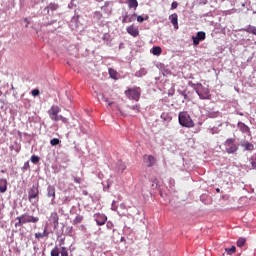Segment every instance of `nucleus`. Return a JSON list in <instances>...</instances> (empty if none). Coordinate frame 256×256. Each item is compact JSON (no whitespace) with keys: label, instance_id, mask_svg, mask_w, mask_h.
I'll use <instances>...</instances> for the list:
<instances>
[{"label":"nucleus","instance_id":"nucleus-1","mask_svg":"<svg viewBox=\"0 0 256 256\" xmlns=\"http://www.w3.org/2000/svg\"><path fill=\"white\" fill-rule=\"evenodd\" d=\"M178 121L181 127H186L187 129L195 127V122H193V119H191V115L185 111L179 113Z\"/></svg>","mask_w":256,"mask_h":256},{"label":"nucleus","instance_id":"nucleus-2","mask_svg":"<svg viewBox=\"0 0 256 256\" xmlns=\"http://www.w3.org/2000/svg\"><path fill=\"white\" fill-rule=\"evenodd\" d=\"M194 91H196L197 95L202 100L211 99V92L209 89L201 83H197L196 87H194Z\"/></svg>","mask_w":256,"mask_h":256},{"label":"nucleus","instance_id":"nucleus-3","mask_svg":"<svg viewBox=\"0 0 256 256\" xmlns=\"http://www.w3.org/2000/svg\"><path fill=\"white\" fill-rule=\"evenodd\" d=\"M28 199L30 203H35L36 201H39V185L38 184H34L28 190Z\"/></svg>","mask_w":256,"mask_h":256},{"label":"nucleus","instance_id":"nucleus-4","mask_svg":"<svg viewBox=\"0 0 256 256\" xmlns=\"http://www.w3.org/2000/svg\"><path fill=\"white\" fill-rule=\"evenodd\" d=\"M225 146H226V152L229 155H233V153H237L239 149V145L235 144V139L233 138L227 139L225 142Z\"/></svg>","mask_w":256,"mask_h":256},{"label":"nucleus","instance_id":"nucleus-5","mask_svg":"<svg viewBox=\"0 0 256 256\" xmlns=\"http://www.w3.org/2000/svg\"><path fill=\"white\" fill-rule=\"evenodd\" d=\"M24 225H27V223H34L37 224L39 223V217L38 216H33L29 213H25L20 215Z\"/></svg>","mask_w":256,"mask_h":256},{"label":"nucleus","instance_id":"nucleus-6","mask_svg":"<svg viewBox=\"0 0 256 256\" xmlns=\"http://www.w3.org/2000/svg\"><path fill=\"white\" fill-rule=\"evenodd\" d=\"M207 34L203 31L197 32L196 36H192L193 45L197 47L201 41H205Z\"/></svg>","mask_w":256,"mask_h":256},{"label":"nucleus","instance_id":"nucleus-7","mask_svg":"<svg viewBox=\"0 0 256 256\" xmlns=\"http://www.w3.org/2000/svg\"><path fill=\"white\" fill-rule=\"evenodd\" d=\"M125 94L128 99H133V101H139V97H141L139 91L133 89L127 90Z\"/></svg>","mask_w":256,"mask_h":256},{"label":"nucleus","instance_id":"nucleus-8","mask_svg":"<svg viewBox=\"0 0 256 256\" xmlns=\"http://www.w3.org/2000/svg\"><path fill=\"white\" fill-rule=\"evenodd\" d=\"M94 220L96 221L97 225L102 226L107 223V216L105 214H95L94 215Z\"/></svg>","mask_w":256,"mask_h":256},{"label":"nucleus","instance_id":"nucleus-9","mask_svg":"<svg viewBox=\"0 0 256 256\" xmlns=\"http://www.w3.org/2000/svg\"><path fill=\"white\" fill-rule=\"evenodd\" d=\"M49 116L53 121H58L59 120V116L57 115L59 113V107L57 106H53L50 110H49Z\"/></svg>","mask_w":256,"mask_h":256},{"label":"nucleus","instance_id":"nucleus-10","mask_svg":"<svg viewBox=\"0 0 256 256\" xmlns=\"http://www.w3.org/2000/svg\"><path fill=\"white\" fill-rule=\"evenodd\" d=\"M156 159H155V156L153 155H145L144 156V163L147 167H153V165H155L156 163Z\"/></svg>","mask_w":256,"mask_h":256},{"label":"nucleus","instance_id":"nucleus-11","mask_svg":"<svg viewBox=\"0 0 256 256\" xmlns=\"http://www.w3.org/2000/svg\"><path fill=\"white\" fill-rule=\"evenodd\" d=\"M50 255L51 256H65V248L62 247V248H59V247H55L51 250L50 252Z\"/></svg>","mask_w":256,"mask_h":256},{"label":"nucleus","instance_id":"nucleus-12","mask_svg":"<svg viewBox=\"0 0 256 256\" xmlns=\"http://www.w3.org/2000/svg\"><path fill=\"white\" fill-rule=\"evenodd\" d=\"M126 31L132 37H137L139 35V28L135 27L134 25L127 27Z\"/></svg>","mask_w":256,"mask_h":256},{"label":"nucleus","instance_id":"nucleus-13","mask_svg":"<svg viewBox=\"0 0 256 256\" xmlns=\"http://www.w3.org/2000/svg\"><path fill=\"white\" fill-rule=\"evenodd\" d=\"M237 127H238V129H240V131L242 133H246V135H249V133H251V130H250L249 126H247L243 122H238Z\"/></svg>","mask_w":256,"mask_h":256},{"label":"nucleus","instance_id":"nucleus-14","mask_svg":"<svg viewBox=\"0 0 256 256\" xmlns=\"http://www.w3.org/2000/svg\"><path fill=\"white\" fill-rule=\"evenodd\" d=\"M240 145L243 147L244 151H253L255 149V145L249 141H243Z\"/></svg>","mask_w":256,"mask_h":256},{"label":"nucleus","instance_id":"nucleus-15","mask_svg":"<svg viewBox=\"0 0 256 256\" xmlns=\"http://www.w3.org/2000/svg\"><path fill=\"white\" fill-rule=\"evenodd\" d=\"M170 22L174 25V29H179V18L176 13L169 16Z\"/></svg>","mask_w":256,"mask_h":256},{"label":"nucleus","instance_id":"nucleus-16","mask_svg":"<svg viewBox=\"0 0 256 256\" xmlns=\"http://www.w3.org/2000/svg\"><path fill=\"white\" fill-rule=\"evenodd\" d=\"M136 17V14H125L122 19V23H132Z\"/></svg>","mask_w":256,"mask_h":256},{"label":"nucleus","instance_id":"nucleus-17","mask_svg":"<svg viewBox=\"0 0 256 256\" xmlns=\"http://www.w3.org/2000/svg\"><path fill=\"white\" fill-rule=\"evenodd\" d=\"M240 31H245L246 33H251L256 36V27L253 25H248L245 28L240 29Z\"/></svg>","mask_w":256,"mask_h":256},{"label":"nucleus","instance_id":"nucleus-18","mask_svg":"<svg viewBox=\"0 0 256 256\" xmlns=\"http://www.w3.org/2000/svg\"><path fill=\"white\" fill-rule=\"evenodd\" d=\"M44 237H49V232L47 231V227H45L44 231L35 233L36 239H43Z\"/></svg>","mask_w":256,"mask_h":256},{"label":"nucleus","instance_id":"nucleus-19","mask_svg":"<svg viewBox=\"0 0 256 256\" xmlns=\"http://www.w3.org/2000/svg\"><path fill=\"white\" fill-rule=\"evenodd\" d=\"M162 52H163V50L161 49L160 46H154L150 50V53H152V55H156V57H159V55H161Z\"/></svg>","mask_w":256,"mask_h":256},{"label":"nucleus","instance_id":"nucleus-20","mask_svg":"<svg viewBox=\"0 0 256 256\" xmlns=\"http://www.w3.org/2000/svg\"><path fill=\"white\" fill-rule=\"evenodd\" d=\"M7 191V179H0V193Z\"/></svg>","mask_w":256,"mask_h":256},{"label":"nucleus","instance_id":"nucleus-21","mask_svg":"<svg viewBox=\"0 0 256 256\" xmlns=\"http://www.w3.org/2000/svg\"><path fill=\"white\" fill-rule=\"evenodd\" d=\"M58 7L59 6L57 4L51 3L47 7L44 8V11H46V13H49V11H57Z\"/></svg>","mask_w":256,"mask_h":256},{"label":"nucleus","instance_id":"nucleus-22","mask_svg":"<svg viewBox=\"0 0 256 256\" xmlns=\"http://www.w3.org/2000/svg\"><path fill=\"white\" fill-rule=\"evenodd\" d=\"M129 9H137L139 7V2L137 0H128Z\"/></svg>","mask_w":256,"mask_h":256},{"label":"nucleus","instance_id":"nucleus-23","mask_svg":"<svg viewBox=\"0 0 256 256\" xmlns=\"http://www.w3.org/2000/svg\"><path fill=\"white\" fill-rule=\"evenodd\" d=\"M47 191L48 197H52V199H55V187L48 186Z\"/></svg>","mask_w":256,"mask_h":256},{"label":"nucleus","instance_id":"nucleus-24","mask_svg":"<svg viewBox=\"0 0 256 256\" xmlns=\"http://www.w3.org/2000/svg\"><path fill=\"white\" fill-rule=\"evenodd\" d=\"M145 75H147V69L145 68H141L135 72V77H145Z\"/></svg>","mask_w":256,"mask_h":256},{"label":"nucleus","instance_id":"nucleus-25","mask_svg":"<svg viewBox=\"0 0 256 256\" xmlns=\"http://www.w3.org/2000/svg\"><path fill=\"white\" fill-rule=\"evenodd\" d=\"M102 39L104 42H106V45L111 43V35L109 33H104Z\"/></svg>","mask_w":256,"mask_h":256},{"label":"nucleus","instance_id":"nucleus-26","mask_svg":"<svg viewBox=\"0 0 256 256\" xmlns=\"http://www.w3.org/2000/svg\"><path fill=\"white\" fill-rule=\"evenodd\" d=\"M16 221L18 222L15 223V227H23L25 225L21 216L16 217Z\"/></svg>","mask_w":256,"mask_h":256},{"label":"nucleus","instance_id":"nucleus-27","mask_svg":"<svg viewBox=\"0 0 256 256\" xmlns=\"http://www.w3.org/2000/svg\"><path fill=\"white\" fill-rule=\"evenodd\" d=\"M247 242V239L245 238H239L236 242L237 247H243L245 243Z\"/></svg>","mask_w":256,"mask_h":256},{"label":"nucleus","instance_id":"nucleus-28","mask_svg":"<svg viewBox=\"0 0 256 256\" xmlns=\"http://www.w3.org/2000/svg\"><path fill=\"white\" fill-rule=\"evenodd\" d=\"M225 251H226V253H228V255H233V253H235V251H237V247L231 246V248H226Z\"/></svg>","mask_w":256,"mask_h":256},{"label":"nucleus","instance_id":"nucleus-29","mask_svg":"<svg viewBox=\"0 0 256 256\" xmlns=\"http://www.w3.org/2000/svg\"><path fill=\"white\" fill-rule=\"evenodd\" d=\"M109 75H110L111 79H117V71H115V69L110 68Z\"/></svg>","mask_w":256,"mask_h":256},{"label":"nucleus","instance_id":"nucleus-30","mask_svg":"<svg viewBox=\"0 0 256 256\" xmlns=\"http://www.w3.org/2000/svg\"><path fill=\"white\" fill-rule=\"evenodd\" d=\"M116 165L118 167V171H121V173H123V170L125 169V164H123L122 161H118Z\"/></svg>","mask_w":256,"mask_h":256},{"label":"nucleus","instance_id":"nucleus-31","mask_svg":"<svg viewBox=\"0 0 256 256\" xmlns=\"http://www.w3.org/2000/svg\"><path fill=\"white\" fill-rule=\"evenodd\" d=\"M107 7H109V2H105L101 10L104 11V13H111V10H107Z\"/></svg>","mask_w":256,"mask_h":256},{"label":"nucleus","instance_id":"nucleus-32","mask_svg":"<svg viewBox=\"0 0 256 256\" xmlns=\"http://www.w3.org/2000/svg\"><path fill=\"white\" fill-rule=\"evenodd\" d=\"M94 19H97V21H101V19H103V14H101V12H95Z\"/></svg>","mask_w":256,"mask_h":256},{"label":"nucleus","instance_id":"nucleus-33","mask_svg":"<svg viewBox=\"0 0 256 256\" xmlns=\"http://www.w3.org/2000/svg\"><path fill=\"white\" fill-rule=\"evenodd\" d=\"M104 101V103H109V99L105 98L103 94H98V101Z\"/></svg>","mask_w":256,"mask_h":256},{"label":"nucleus","instance_id":"nucleus-34","mask_svg":"<svg viewBox=\"0 0 256 256\" xmlns=\"http://www.w3.org/2000/svg\"><path fill=\"white\" fill-rule=\"evenodd\" d=\"M218 115H219V112H209L208 113V117L210 119H215V118H217Z\"/></svg>","mask_w":256,"mask_h":256},{"label":"nucleus","instance_id":"nucleus-35","mask_svg":"<svg viewBox=\"0 0 256 256\" xmlns=\"http://www.w3.org/2000/svg\"><path fill=\"white\" fill-rule=\"evenodd\" d=\"M209 133L211 135H215L216 133H219V127H213L209 130Z\"/></svg>","mask_w":256,"mask_h":256},{"label":"nucleus","instance_id":"nucleus-36","mask_svg":"<svg viewBox=\"0 0 256 256\" xmlns=\"http://www.w3.org/2000/svg\"><path fill=\"white\" fill-rule=\"evenodd\" d=\"M30 161L34 164L39 163V158L36 155L31 156Z\"/></svg>","mask_w":256,"mask_h":256},{"label":"nucleus","instance_id":"nucleus-37","mask_svg":"<svg viewBox=\"0 0 256 256\" xmlns=\"http://www.w3.org/2000/svg\"><path fill=\"white\" fill-rule=\"evenodd\" d=\"M149 19V16L143 17V16H138L137 21L138 23H143V21H147Z\"/></svg>","mask_w":256,"mask_h":256},{"label":"nucleus","instance_id":"nucleus-38","mask_svg":"<svg viewBox=\"0 0 256 256\" xmlns=\"http://www.w3.org/2000/svg\"><path fill=\"white\" fill-rule=\"evenodd\" d=\"M50 145L55 146V145H59V139L54 138L50 141Z\"/></svg>","mask_w":256,"mask_h":256},{"label":"nucleus","instance_id":"nucleus-39","mask_svg":"<svg viewBox=\"0 0 256 256\" xmlns=\"http://www.w3.org/2000/svg\"><path fill=\"white\" fill-rule=\"evenodd\" d=\"M83 221V216H76L74 219L75 223H81Z\"/></svg>","mask_w":256,"mask_h":256},{"label":"nucleus","instance_id":"nucleus-40","mask_svg":"<svg viewBox=\"0 0 256 256\" xmlns=\"http://www.w3.org/2000/svg\"><path fill=\"white\" fill-rule=\"evenodd\" d=\"M177 7H179V3L177 1L172 2L171 9H177Z\"/></svg>","mask_w":256,"mask_h":256},{"label":"nucleus","instance_id":"nucleus-41","mask_svg":"<svg viewBox=\"0 0 256 256\" xmlns=\"http://www.w3.org/2000/svg\"><path fill=\"white\" fill-rule=\"evenodd\" d=\"M250 163H251L253 169H256V156L254 158H252Z\"/></svg>","mask_w":256,"mask_h":256},{"label":"nucleus","instance_id":"nucleus-42","mask_svg":"<svg viewBox=\"0 0 256 256\" xmlns=\"http://www.w3.org/2000/svg\"><path fill=\"white\" fill-rule=\"evenodd\" d=\"M31 93H32L33 97H37L39 95V90L34 89L31 91Z\"/></svg>","mask_w":256,"mask_h":256},{"label":"nucleus","instance_id":"nucleus-43","mask_svg":"<svg viewBox=\"0 0 256 256\" xmlns=\"http://www.w3.org/2000/svg\"><path fill=\"white\" fill-rule=\"evenodd\" d=\"M180 95L181 97H183V99H189V96H187V93H185V91H181Z\"/></svg>","mask_w":256,"mask_h":256},{"label":"nucleus","instance_id":"nucleus-44","mask_svg":"<svg viewBox=\"0 0 256 256\" xmlns=\"http://www.w3.org/2000/svg\"><path fill=\"white\" fill-rule=\"evenodd\" d=\"M112 211H117V205H115V201L112 202Z\"/></svg>","mask_w":256,"mask_h":256},{"label":"nucleus","instance_id":"nucleus-45","mask_svg":"<svg viewBox=\"0 0 256 256\" xmlns=\"http://www.w3.org/2000/svg\"><path fill=\"white\" fill-rule=\"evenodd\" d=\"M74 183H81V178L79 177H74Z\"/></svg>","mask_w":256,"mask_h":256},{"label":"nucleus","instance_id":"nucleus-46","mask_svg":"<svg viewBox=\"0 0 256 256\" xmlns=\"http://www.w3.org/2000/svg\"><path fill=\"white\" fill-rule=\"evenodd\" d=\"M131 109H132L133 111H139V106L133 105V106L131 107Z\"/></svg>","mask_w":256,"mask_h":256},{"label":"nucleus","instance_id":"nucleus-47","mask_svg":"<svg viewBox=\"0 0 256 256\" xmlns=\"http://www.w3.org/2000/svg\"><path fill=\"white\" fill-rule=\"evenodd\" d=\"M188 85H189L190 87H197V84L193 83L192 81H189V82H188Z\"/></svg>","mask_w":256,"mask_h":256},{"label":"nucleus","instance_id":"nucleus-48","mask_svg":"<svg viewBox=\"0 0 256 256\" xmlns=\"http://www.w3.org/2000/svg\"><path fill=\"white\" fill-rule=\"evenodd\" d=\"M169 183H170V185H172V187H174V186H175V180L170 179Z\"/></svg>","mask_w":256,"mask_h":256},{"label":"nucleus","instance_id":"nucleus-49","mask_svg":"<svg viewBox=\"0 0 256 256\" xmlns=\"http://www.w3.org/2000/svg\"><path fill=\"white\" fill-rule=\"evenodd\" d=\"M24 23H26V27H27V25H29V20L27 18H25Z\"/></svg>","mask_w":256,"mask_h":256},{"label":"nucleus","instance_id":"nucleus-50","mask_svg":"<svg viewBox=\"0 0 256 256\" xmlns=\"http://www.w3.org/2000/svg\"><path fill=\"white\" fill-rule=\"evenodd\" d=\"M82 194H83V195H89V192H87V190H83V191H82Z\"/></svg>","mask_w":256,"mask_h":256},{"label":"nucleus","instance_id":"nucleus-51","mask_svg":"<svg viewBox=\"0 0 256 256\" xmlns=\"http://www.w3.org/2000/svg\"><path fill=\"white\" fill-rule=\"evenodd\" d=\"M77 21V18H72V21H71V23H75Z\"/></svg>","mask_w":256,"mask_h":256},{"label":"nucleus","instance_id":"nucleus-52","mask_svg":"<svg viewBox=\"0 0 256 256\" xmlns=\"http://www.w3.org/2000/svg\"><path fill=\"white\" fill-rule=\"evenodd\" d=\"M108 105L109 107H111L113 105V102H109Z\"/></svg>","mask_w":256,"mask_h":256},{"label":"nucleus","instance_id":"nucleus-53","mask_svg":"<svg viewBox=\"0 0 256 256\" xmlns=\"http://www.w3.org/2000/svg\"><path fill=\"white\" fill-rule=\"evenodd\" d=\"M152 187H157V184L155 185V183L152 184Z\"/></svg>","mask_w":256,"mask_h":256},{"label":"nucleus","instance_id":"nucleus-54","mask_svg":"<svg viewBox=\"0 0 256 256\" xmlns=\"http://www.w3.org/2000/svg\"><path fill=\"white\" fill-rule=\"evenodd\" d=\"M217 193H219L221 190L219 188L216 189Z\"/></svg>","mask_w":256,"mask_h":256},{"label":"nucleus","instance_id":"nucleus-55","mask_svg":"<svg viewBox=\"0 0 256 256\" xmlns=\"http://www.w3.org/2000/svg\"><path fill=\"white\" fill-rule=\"evenodd\" d=\"M27 165H29V162L25 163V167H27Z\"/></svg>","mask_w":256,"mask_h":256},{"label":"nucleus","instance_id":"nucleus-56","mask_svg":"<svg viewBox=\"0 0 256 256\" xmlns=\"http://www.w3.org/2000/svg\"><path fill=\"white\" fill-rule=\"evenodd\" d=\"M89 197H90V199H93V196H91V194H89Z\"/></svg>","mask_w":256,"mask_h":256},{"label":"nucleus","instance_id":"nucleus-57","mask_svg":"<svg viewBox=\"0 0 256 256\" xmlns=\"http://www.w3.org/2000/svg\"><path fill=\"white\" fill-rule=\"evenodd\" d=\"M76 27H79V24H78V23H76Z\"/></svg>","mask_w":256,"mask_h":256},{"label":"nucleus","instance_id":"nucleus-58","mask_svg":"<svg viewBox=\"0 0 256 256\" xmlns=\"http://www.w3.org/2000/svg\"><path fill=\"white\" fill-rule=\"evenodd\" d=\"M69 101H71V97L68 96Z\"/></svg>","mask_w":256,"mask_h":256},{"label":"nucleus","instance_id":"nucleus-59","mask_svg":"<svg viewBox=\"0 0 256 256\" xmlns=\"http://www.w3.org/2000/svg\"><path fill=\"white\" fill-rule=\"evenodd\" d=\"M222 124H219L218 127H221Z\"/></svg>","mask_w":256,"mask_h":256},{"label":"nucleus","instance_id":"nucleus-60","mask_svg":"<svg viewBox=\"0 0 256 256\" xmlns=\"http://www.w3.org/2000/svg\"><path fill=\"white\" fill-rule=\"evenodd\" d=\"M65 256H67V252L65 253Z\"/></svg>","mask_w":256,"mask_h":256},{"label":"nucleus","instance_id":"nucleus-61","mask_svg":"<svg viewBox=\"0 0 256 256\" xmlns=\"http://www.w3.org/2000/svg\"><path fill=\"white\" fill-rule=\"evenodd\" d=\"M65 123H67V120L65 121Z\"/></svg>","mask_w":256,"mask_h":256}]
</instances>
